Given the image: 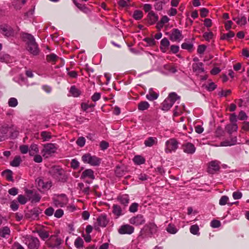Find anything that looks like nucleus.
<instances>
[{
    "label": "nucleus",
    "mask_w": 249,
    "mask_h": 249,
    "mask_svg": "<svg viewBox=\"0 0 249 249\" xmlns=\"http://www.w3.org/2000/svg\"><path fill=\"white\" fill-rule=\"evenodd\" d=\"M139 204L137 203H133L129 207V210L131 213H135L138 211Z\"/></svg>",
    "instance_id": "nucleus-53"
},
{
    "label": "nucleus",
    "mask_w": 249,
    "mask_h": 249,
    "mask_svg": "<svg viewBox=\"0 0 249 249\" xmlns=\"http://www.w3.org/2000/svg\"><path fill=\"white\" fill-rule=\"evenodd\" d=\"M179 142L175 138H171L165 143L164 151L166 153L175 152L178 148Z\"/></svg>",
    "instance_id": "nucleus-5"
},
{
    "label": "nucleus",
    "mask_w": 249,
    "mask_h": 249,
    "mask_svg": "<svg viewBox=\"0 0 249 249\" xmlns=\"http://www.w3.org/2000/svg\"><path fill=\"white\" fill-rule=\"evenodd\" d=\"M109 146V144L107 142L105 141H102L100 144V147L103 150L107 149Z\"/></svg>",
    "instance_id": "nucleus-60"
},
{
    "label": "nucleus",
    "mask_w": 249,
    "mask_h": 249,
    "mask_svg": "<svg viewBox=\"0 0 249 249\" xmlns=\"http://www.w3.org/2000/svg\"><path fill=\"white\" fill-rule=\"evenodd\" d=\"M112 213L117 216V217H118L123 214L122 208L119 205L114 204L112 206Z\"/></svg>",
    "instance_id": "nucleus-29"
},
{
    "label": "nucleus",
    "mask_w": 249,
    "mask_h": 249,
    "mask_svg": "<svg viewBox=\"0 0 249 249\" xmlns=\"http://www.w3.org/2000/svg\"><path fill=\"white\" fill-rule=\"evenodd\" d=\"M74 3L75 5L82 11L86 14H88L90 12V10L88 8L86 7L85 5H82V4L77 3L75 1H74Z\"/></svg>",
    "instance_id": "nucleus-41"
},
{
    "label": "nucleus",
    "mask_w": 249,
    "mask_h": 249,
    "mask_svg": "<svg viewBox=\"0 0 249 249\" xmlns=\"http://www.w3.org/2000/svg\"><path fill=\"white\" fill-rule=\"evenodd\" d=\"M81 178H89L91 179H94V172L90 169H88L83 172Z\"/></svg>",
    "instance_id": "nucleus-21"
},
{
    "label": "nucleus",
    "mask_w": 249,
    "mask_h": 249,
    "mask_svg": "<svg viewBox=\"0 0 249 249\" xmlns=\"http://www.w3.org/2000/svg\"><path fill=\"white\" fill-rule=\"evenodd\" d=\"M34 156V161L36 163H40L42 161V156L38 154H35Z\"/></svg>",
    "instance_id": "nucleus-62"
},
{
    "label": "nucleus",
    "mask_w": 249,
    "mask_h": 249,
    "mask_svg": "<svg viewBox=\"0 0 249 249\" xmlns=\"http://www.w3.org/2000/svg\"><path fill=\"white\" fill-rule=\"evenodd\" d=\"M133 161L136 164L140 165L144 163L145 159L141 156H136L133 159Z\"/></svg>",
    "instance_id": "nucleus-42"
},
{
    "label": "nucleus",
    "mask_w": 249,
    "mask_h": 249,
    "mask_svg": "<svg viewBox=\"0 0 249 249\" xmlns=\"http://www.w3.org/2000/svg\"><path fill=\"white\" fill-rule=\"evenodd\" d=\"M220 162L218 160H213L208 164V172L210 174H214L220 169Z\"/></svg>",
    "instance_id": "nucleus-15"
},
{
    "label": "nucleus",
    "mask_w": 249,
    "mask_h": 249,
    "mask_svg": "<svg viewBox=\"0 0 249 249\" xmlns=\"http://www.w3.org/2000/svg\"><path fill=\"white\" fill-rule=\"evenodd\" d=\"M10 208L14 211H17L18 208V204L16 200H13L11 202L10 204Z\"/></svg>",
    "instance_id": "nucleus-57"
},
{
    "label": "nucleus",
    "mask_w": 249,
    "mask_h": 249,
    "mask_svg": "<svg viewBox=\"0 0 249 249\" xmlns=\"http://www.w3.org/2000/svg\"><path fill=\"white\" fill-rule=\"evenodd\" d=\"M40 199L41 197L39 195L36 194L31 198V201L33 203H37L40 201Z\"/></svg>",
    "instance_id": "nucleus-59"
},
{
    "label": "nucleus",
    "mask_w": 249,
    "mask_h": 249,
    "mask_svg": "<svg viewBox=\"0 0 249 249\" xmlns=\"http://www.w3.org/2000/svg\"><path fill=\"white\" fill-rule=\"evenodd\" d=\"M82 161L91 166H98L100 164L101 160L95 156H92L89 153H86L82 157Z\"/></svg>",
    "instance_id": "nucleus-7"
},
{
    "label": "nucleus",
    "mask_w": 249,
    "mask_h": 249,
    "mask_svg": "<svg viewBox=\"0 0 249 249\" xmlns=\"http://www.w3.org/2000/svg\"><path fill=\"white\" fill-rule=\"evenodd\" d=\"M234 20L235 22L240 25H245L247 23L246 18L245 17H242L241 18H237Z\"/></svg>",
    "instance_id": "nucleus-48"
},
{
    "label": "nucleus",
    "mask_w": 249,
    "mask_h": 249,
    "mask_svg": "<svg viewBox=\"0 0 249 249\" xmlns=\"http://www.w3.org/2000/svg\"><path fill=\"white\" fill-rule=\"evenodd\" d=\"M57 149L58 147L56 143H47L43 145L41 153L45 159H48L56 153Z\"/></svg>",
    "instance_id": "nucleus-2"
},
{
    "label": "nucleus",
    "mask_w": 249,
    "mask_h": 249,
    "mask_svg": "<svg viewBox=\"0 0 249 249\" xmlns=\"http://www.w3.org/2000/svg\"><path fill=\"white\" fill-rule=\"evenodd\" d=\"M78 187L80 190L85 194H89V187L88 185H85L83 183H78Z\"/></svg>",
    "instance_id": "nucleus-35"
},
{
    "label": "nucleus",
    "mask_w": 249,
    "mask_h": 249,
    "mask_svg": "<svg viewBox=\"0 0 249 249\" xmlns=\"http://www.w3.org/2000/svg\"><path fill=\"white\" fill-rule=\"evenodd\" d=\"M143 17L142 12L141 10H135L134 12L133 17L136 20H140Z\"/></svg>",
    "instance_id": "nucleus-43"
},
{
    "label": "nucleus",
    "mask_w": 249,
    "mask_h": 249,
    "mask_svg": "<svg viewBox=\"0 0 249 249\" xmlns=\"http://www.w3.org/2000/svg\"><path fill=\"white\" fill-rule=\"evenodd\" d=\"M129 222L136 226H139L143 225L145 222V219L144 216L142 214H137L136 216H133L129 220Z\"/></svg>",
    "instance_id": "nucleus-13"
},
{
    "label": "nucleus",
    "mask_w": 249,
    "mask_h": 249,
    "mask_svg": "<svg viewBox=\"0 0 249 249\" xmlns=\"http://www.w3.org/2000/svg\"><path fill=\"white\" fill-rule=\"evenodd\" d=\"M83 240L80 237H77L74 241V246L77 249H81L83 247Z\"/></svg>",
    "instance_id": "nucleus-39"
},
{
    "label": "nucleus",
    "mask_w": 249,
    "mask_h": 249,
    "mask_svg": "<svg viewBox=\"0 0 249 249\" xmlns=\"http://www.w3.org/2000/svg\"><path fill=\"white\" fill-rule=\"evenodd\" d=\"M158 97L159 94L154 91L152 89H149L148 93L146 95V98L149 101H154Z\"/></svg>",
    "instance_id": "nucleus-22"
},
{
    "label": "nucleus",
    "mask_w": 249,
    "mask_h": 249,
    "mask_svg": "<svg viewBox=\"0 0 249 249\" xmlns=\"http://www.w3.org/2000/svg\"><path fill=\"white\" fill-rule=\"evenodd\" d=\"M236 142V138L234 137L231 139V141H225L221 142L220 146H228L235 144Z\"/></svg>",
    "instance_id": "nucleus-34"
},
{
    "label": "nucleus",
    "mask_w": 249,
    "mask_h": 249,
    "mask_svg": "<svg viewBox=\"0 0 249 249\" xmlns=\"http://www.w3.org/2000/svg\"><path fill=\"white\" fill-rule=\"evenodd\" d=\"M242 194L240 191L234 192L232 193V197L234 198V199H239L242 197Z\"/></svg>",
    "instance_id": "nucleus-58"
},
{
    "label": "nucleus",
    "mask_w": 249,
    "mask_h": 249,
    "mask_svg": "<svg viewBox=\"0 0 249 249\" xmlns=\"http://www.w3.org/2000/svg\"><path fill=\"white\" fill-rule=\"evenodd\" d=\"M22 38L26 42L28 51L34 55H37L39 50L37 44L35 41L34 37L31 34L23 33L22 34Z\"/></svg>",
    "instance_id": "nucleus-1"
},
{
    "label": "nucleus",
    "mask_w": 249,
    "mask_h": 249,
    "mask_svg": "<svg viewBox=\"0 0 249 249\" xmlns=\"http://www.w3.org/2000/svg\"><path fill=\"white\" fill-rule=\"evenodd\" d=\"M149 107L150 105L147 101H141L138 105V108L140 111L147 110Z\"/></svg>",
    "instance_id": "nucleus-32"
},
{
    "label": "nucleus",
    "mask_w": 249,
    "mask_h": 249,
    "mask_svg": "<svg viewBox=\"0 0 249 249\" xmlns=\"http://www.w3.org/2000/svg\"><path fill=\"white\" fill-rule=\"evenodd\" d=\"M199 227L197 225L191 226L190 229V232L194 235L199 234Z\"/></svg>",
    "instance_id": "nucleus-45"
},
{
    "label": "nucleus",
    "mask_w": 249,
    "mask_h": 249,
    "mask_svg": "<svg viewBox=\"0 0 249 249\" xmlns=\"http://www.w3.org/2000/svg\"><path fill=\"white\" fill-rule=\"evenodd\" d=\"M170 42L167 38H163L160 41V49L162 53H166L169 49Z\"/></svg>",
    "instance_id": "nucleus-18"
},
{
    "label": "nucleus",
    "mask_w": 249,
    "mask_h": 249,
    "mask_svg": "<svg viewBox=\"0 0 249 249\" xmlns=\"http://www.w3.org/2000/svg\"><path fill=\"white\" fill-rule=\"evenodd\" d=\"M81 108L84 111H87L89 108H93L95 106L93 104H89L88 103H83L81 105Z\"/></svg>",
    "instance_id": "nucleus-49"
},
{
    "label": "nucleus",
    "mask_w": 249,
    "mask_h": 249,
    "mask_svg": "<svg viewBox=\"0 0 249 249\" xmlns=\"http://www.w3.org/2000/svg\"><path fill=\"white\" fill-rule=\"evenodd\" d=\"M63 240L57 235H51L46 242L47 246L52 249H59L60 248Z\"/></svg>",
    "instance_id": "nucleus-4"
},
{
    "label": "nucleus",
    "mask_w": 249,
    "mask_h": 249,
    "mask_svg": "<svg viewBox=\"0 0 249 249\" xmlns=\"http://www.w3.org/2000/svg\"><path fill=\"white\" fill-rule=\"evenodd\" d=\"M228 200H229V197L227 196H223L220 198V199L219 200V205H220L221 206H223V205H226V204H229V203H228ZM237 203H238V202H234V203H231L229 204V205L230 206H231L233 204H235Z\"/></svg>",
    "instance_id": "nucleus-37"
},
{
    "label": "nucleus",
    "mask_w": 249,
    "mask_h": 249,
    "mask_svg": "<svg viewBox=\"0 0 249 249\" xmlns=\"http://www.w3.org/2000/svg\"><path fill=\"white\" fill-rule=\"evenodd\" d=\"M144 145L146 147H151L158 143V139L156 137H150L144 141Z\"/></svg>",
    "instance_id": "nucleus-19"
},
{
    "label": "nucleus",
    "mask_w": 249,
    "mask_h": 249,
    "mask_svg": "<svg viewBox=\"0 0 249 249\" xmlns=\"http://www.w3.org/2000/svg\"><path fill=\"white\" fill-rule=\"evenodd\" d=\"M183 152L188 154H193L196 150L195 145L191 142L184 143L182 145Z\"/></svg>",
    "instance_id": "nucleus-17"
},
{
    "label": "nucleus",
    "mask_w": 249,
    "mask_h": 249,
    "mask_svg": "<svg viewBox=\"0 0 249 249\" xmlns=\"http://www.w3.org/2000/svg\"><path fill=\"white\" fill-rule=\"evenodd\" d=\"M211 226L213 228H218L221 225V223L219 220H213L211 222Z\"/></svg>",
    "instance_id": "nucleus-56"
},
{
    "label": "nucleus",
    "mask_w": 249,
    "mask_h": 249,
    "mask_svg": "<svg viewBox=\"0 0 249 249\" xmlns=\"http://www.w3.org/2000/svg\"><path fill=\"white\" fill-rule=\"evenodd\" d=\"M181 48L187 50L189 51H192L193 48V45L191 43L184 42L181 44Z\"/></svg>",
    "instance_id": "nucleus-46"
},
{
    "label": "nucleus",
    "mask_w": 249,
    "mask_h": 249,
    "mask_svg": "<svg viewBox=\"0 0 249 249\" xmlns=\"http://www.w3.org/2000/svg\"><path fill=\"white\" fill-rule=\"evenodd\" d=\"M53 200V205L57 207H63L68 202V199L64 194L54 195Z\"/></svg>",
    "instance_id": "nucleus-8"
},
{
    "label": "nucleus",
    "mask_w": 249,
    "mask_h": 249,
    "mask_svg": "<svg viewBox=\"0 0 249 249\" xmlns=\"http://www.w3.org/2000/svg\"><path fill=\"white\" fill-rule=\"evenodd\" d=\"M164 72L166 74L174 73L177 71V69L171 64L165 65L163 67Z\"/></svg>",
    "instance_id": "nucleus-23"
},
{
    "label": "nucleus",
    "mask_w": 249,
    "mask_h": 249,
    "mask_svg": "<svg viewBox=\"0 0 249 249\" xmlns=\"http://www.w3.org/2000/svg\"><path fill=\"white\" fill-rule=\"evenodd\" d=\"M101 98V94L98 92H96L91 96V100L93 102H96L99 100Z\"/></svg>",
    "instance_id": "nucleus-64"
},
{
    "label": "nucleus",
    "mask_w": 249,
    "mask_h": 249,
    "mask_svg": "<svg viewBox=\"0 0 249 249\" xmlns=\"http://www.w3.org/2000/svg\"><path fill=\"white\" fill-rule=\"evenodd\" d=\"M25 244L30 249H37L40 245L39 240L34 237H28L25 240Z\"/></svg>",
    "instance_id": "nucleus-10"
},
{
    "label": "nucleus",
    "mask_w": 249,
    "mask_h": 249,
    "mask_svg": "<svg viewBox=\"0 0 249 249\" xmlns=\"http://www.w3.org/2000/svg\"><path fill=\"white\" fill-rule=\"evenodd\" d=\"M213 33L212 32H209L204 33L203 36L206 41H209L213 38Z\"/></svg>",
    "instance_id": "nucleus-52"
},
{
    "label": "nucleus",
    "mask_w": 249,
    "mask_h": 249,
    "mask_svg": "<svg viewBox=\"0 0 249 249\" xmlns=\"http://www.w3.org/2000/svg\"><path fill=\"white\" fill-rule=\"evenodd\" d=\"M58 59V56L54 53L47 55L46 56V60L47 62L52 64H55Z\"/></svg>",
    "instance_id": "nucleus-33"
},
{
    "label": "nucleus",
    "mask_w": 249,
    "mask_h": 249,
    "mask_svg": "<svg viewBox=\"0 0 249 249\" xmlns=\"http://www.w3.org/2000/svg\"><path fill=\"white\" fill-rule=\"evenodd\" d=\"M203 66V64L202 62H197L193 65V69L195 71H197L199 73L203 72L204 71Z\"/></svg>",
    "instance_id": "nucleus-28"
},
{
    "label": "nucleus",
    "mask_w": 249,
    "mask_h": 249,
    "mask_svg": "<svg viewBox=\"0 0 249 249\" xmlns=\"http://www.w3.org/2000/svg\"><path fill=\"white\" fill-rule=\"evenodd\" d=\"M40 136L43 142L50 141L53 137L51 132L46 131H42Z\"/></svg>",
    "instance_id": "nucleus-30"
},
{
    "label": "nucleus",
    "mask_w": 249,
    "mask_h": 249,
    "mask_svg": "<svg viewBox=\"0 0 249 249\" xmlns=\"http://www.w3.org/2000/svg\"><path fill=\"white\" fill-rule=\"evenodd\" d=\"M238 118L240 120H245L248 118V116L246 113L243 111H241L238 115Z\"/></svg>",
    "instance_id": "nucleus-61"
},
{
    "label": "nucleus",
    "mask_w": 249,
    "mask_h": 249,
    "mask_svg": "<svg viewBox=\"0 0 249 249\" xmlns=\"http://www.w3.org/2000/svg\"><path fill=\"white\" fill-rule=\"evenodd\" d=\"M39 152V149L38 145L36 144H32L29 149V155L31 156H33L35 154H37Z\"/></svg>",
    "instance_id": "nucleus-31"
},
{
    "label": "nucleus",
    "mask_w": 249,
    "mask_h": 249,
    "mask_svg": "<svg viewBox=\"0 0 249 249\" xmlns=\"http://www.w3.org/2000/svg\"><path fill=\"white\" fill-rule=\"evenodd\" d=\"M19 150L20 152L22 154H25L29 152V149L27 145H21L19 146Z\"/></svg>",
    "instance_id": "nucleus-55"
},
{
    "label": "nucleus",
    "mask_w": 249,
    "mask_h": 249,
    "mask_svg": "<svg viewBox=\"0 0 249 249\" xmlns=\"http://www.w3.org/2000/svg\"><path fill=\"white\" fill-rule=\"evenodd\" d=\"M107 223L108 221L107 219L106 216L105 215H101L97 219V224L100 227H106Z\"/></svg>",
    "instance_id": "nucleus-24"
},
{
    "label": "nucleus",
    "mask_w": 249,
    "mask_h": 249,
    "mask_svg": "<svg viewBox=\"0 0 249 249\" xmlns=\"http://www.w3.org/2000/svg\"><path fill=\"white\" fill-rule=\"evenodd\" d=\"M70 92L74 97H78L81 94L80 91L74 86L71 87Z\"/></svg>",
    "instance_id": "nucleus-40"
},
{
    "label": "nucleus",
    "mask_w": 249,
    "mask_h": 249,
    "mask_svg": "<svg viewBox=\"0 0 249 249\" xmlns=\"http://www.w3.org/2000/svg\"><path fill=\"white\" fill-rule=\"evenodd\" d=\"M158 231V227L153 222H148L144 225L141 230V232H143L148 236L151 237L153 234H156Z\"/></svg>",
    "instance_id": "nucleus-6"
},
{
    "label": "nucleus",
    "mask_w": 249,
    "mask_h": 249,
    "mask_svg": "<svg viewBox=\"0 0 249 249\" xmlns=\"http://www.w3.org/2000/svg\"><path fill=\"white\" fill-rule=\"evenodd\" d=\"M118 200L120 201V202L124 205V206H127L129 203V198L128 195L124 194L123 195L121 196H119L118 197Z\"/></svg>",
    "instance_id": "nucleus-26"
},
{
    "label": "nucleus",
    "mask_w": 249,
    "mask_h": 249,
    "mask_svg": "<svg viewBox=\"0 0 249 249\" xmlns=\"http://www.w3.org/2000/svg\"><path fill=\"white\" fill-rule=\"evenodd\" d=\"M21 162V159L19 156H17L10 162V165L13 167H18Z\"/></svg>",
    "instance_id": "nucleus-36"
},
{
    "label": "nucleus",
    "mask_w": 249,
    "mask_h": 249,
    "mask_svg": "<svg viewBox=\"0 0 249 249\" xmlns=\"http://www.w3.org/2000/svg\"><path fill=\"white\" fill-rule=\"evenodd\" d=\"M234 36V33L233 32L229 31L227 34H223L221 36V39L229 40L230 38Z\"/></svg>",
    "instance_id": "nucleus-38"
},
{
    "label": "nucleus",
    "mask_w": 249,
    "mask_h": 249,
    "mask_svg": "<svg viewBox=\"0 0 249 249\" xmlns=\"http://www.w3.org/2000/svg\"><path fill=\"white\" fill-rule=\"evenodd\" d=\"M166 231L170 234H174L178 231V229L174 224L170 223L166 227Z\"/></svg>",
    "instance_id": "nucleus-27"
},
{
    "label": "nucleus",
    "mask_w": 249,
    "mask_h": 249,
    "mask_svg": "<svg viewBox=\"0 0 249 249\" xmlns=\"http://www.w3.org/2000/svg\"><path fill=\"white\" fill-rule=\"evenodd\" d=\"M50 173L53 178L59 180L64 174V171L59 166H53L51 168Z\"/></svg>",
    "instance_id": "nucleus-14"
},
{
    "label": "nucleus",
    "mask_w": 249,
    "mask_h": 249,
    "mask_svg": "<svg viewBox=\"0 0 249 249\" xmlns=\"http://www.w3.org/2000/svg\"><path fill=\"white\" fill-rule=\"evenodd\" d=\"M134 231V227L129 224L123 225L118 229V232L121 234H131Z\"/></svg>",
    "instance_id": "nucleus-16"
},
{
    "label": "nucleus",
    "mask_w": 249,
    "mask_h": 249,
    "mask_svg": "<svg viewBox=\"0 0 249 249\" xmlns=\"http://www.w3.org/2000/svg\"><path fill=\"white\" fill-rule=\"evenodd\" d=\"M10 233V229L7 226L3 227L0 229V236L2 238H9Z\"/></svg>",
    "instance_id": "nucleus-20"
},
{
    "label": "nucleus",
    "mask_w": 249,
    "mask_h": 249,
    "mask_svg": "<svg viewBox=\"0 0 249 249\" xmlns=\"http://www.w3.org/2000/svg\"><path fill=\"white\" fill-rule=\"evenodd\" d=\"M2 175L7 180L9 181H12L13 177H12V172L10 170L4 171L2 172Z\"/></svg>",
    "instance_id": "nucleus-47"
},
{
    "label": "nucleus",
    "mask_w": 249,
    "mask_h": 249,
    "mask_svg": "<svg viewBox=\"0 0 249 249\" xmlns=\"http://www.w3.org/2000/svg\"><path fill=\"white\" fill-rule=\"evenodd\" d=\"M86 140L83 137L78 138L76 141L77 144L80 146L83 147L85 144Z\"/></svg>",
    "instance_id": "nucleus-54"
},
{
    "label": "nucleus",
    "mask_w": 249,
    "mask_h": 249,
    "mask_svg": "<svg viewBox=\"0 0 249 249\" xmlns=\"http://www.w3.org/2000/svg\"><path fill=\"white\" fill-rule=\"evenodd\" d=\"M0 32L6 37H10L14 35V30L9 25L3 24L0 25Z\"/></svg>",
    "instance_id": "nucleus-11"
},
{
    "label": "nucleus",
    "mask_w": 249,
    "mask_h": 249,
    "mask_svg": "<svg viewBox=\"0 0 249 249\" xmlns=\"http://www.w3.org/2000/svg\"><path fill=\"white\" fill-rule=\"evenodd\" d=\"M179 100L180 97L175 92L170 93L161 104L162 109L164 111H168L176 101Z\"/></svg>",
    "instance_id": "nucleus-3"
},
{
    "label": "nucleus",
    "mask_w": 249,
    "mask_h": 249,
    "mask_svg": "<svg viewBox=\"0 0 249 249\" xmlns=\"http://www.w3.org/2000/svg\"><path fill=\"white\" fill-rule=\"evenodd\" d=\"M149 22L151 24L155 23L158 20V16L153 11H150L148 14Z\"/></svg>",
    "instance_id": "nucleus-25"
},
{
    "label": "nucleus",
    "mask_w": 249,
    "mask_h": 249,
    "mask_svg": "<svg viewBox=\"0 0 249 249\" xmlns=\"http://www.w3.org/2000/svg\"><path fill=\"white\" fill-rule=\"evenodd\" d=\"M64 214L63 211L61 209L57 210L54 213V215L55 217L57 218L61 217Z\"/></svg>",
    "instance_id": "nucleus-63"
},
{
    "label": "nucleus",
    "mask_w": 249,
    "mask_h": 249,
    "mask_svg": "<svg viewBox=\"0 0 249 249\" xmlns=\"http://www.w3.org/2000/svg\"><path fill=\"white\" fill-rule=\"evenodd\" d=\"M37 187L40 192H45L49 190L52 186L51 181H44L40 178H37L36 180Z\"/></svg>",
    "instance_id": "nucleus-9"
},
{
    "label": "nucleus",
    "mask_w": 249,
    "mask_h": 249,
    "mask_svg": "<svg viewBox=\"0 0 249 249\" xmlns=\"http://www.w3.org/2000/svg\"><path fill=\"white\" fill-rule=\"evenodd\" d=\"M18 200L19 203L24 205L27 202L28 199L24 196L20 195L18 197Z\"/></svg>",
    "instance_id": "nucleus-51"
},
{
    "label": "nucleus",
    "mask_w": 249,
    "mask_h": 249,
    "mask_svg": "<svg viewBox=\"0 0 249 249\" xmlns=\"http://www.w3.org/2000/svg\"><path fill=\"white\" fill-rule=\"evenodd\" d=\"M169 37L172 41L179 42L183 39V36L180 30L173 29L170 33Z\"/></svg>",
    "instance_id": "nucleus-12"
},
{
    "label": "nucleus",
    "mask_w": 249,
    "mask_h": 249,
    "mask_svg": "<svg viewBox=\"0 0 249 249\" xmlns=\"http://www.w3.org/2000/svg\"><path fill=\"white\" fill-rule=\"evenodd\" d=\"M18 100L15 98H11L8 101V105L11 107H16L18 105Z\"/></svg>",
    "instance_id": "nucleus-50"
},
{
    "label": "nucleus",
    "mask_w": 249,
    "mask_h": 249,
    "mask_svg": "<svg viewBox=\"0 0 249 249\" xmlns=\"http://www.w3.org/2000/svg\"><path fill=\"white\" fill-rule=\"evenodd\" d=\"M37 233L39 237L43 240H45L49 237V233L46 231L39 230L37 231Z\"/></svg>",
    "instance_id": "nucleus-44"
}]
</instances>
